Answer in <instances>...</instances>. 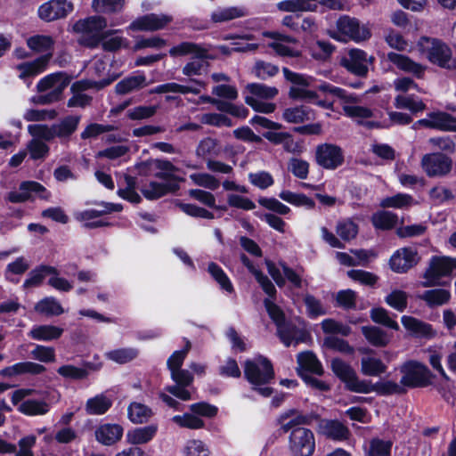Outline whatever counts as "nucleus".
<instances>
[{"mask_svg": "<svg viewBox=\"0 0 456 456\" xmlns=\"http://www.w3.org/2000/svg\"><path fill=\"white\" fill-rule=\"evenodd\" d=\"M172 420L181 428H186L190 429H199L204 427V421L194 413L175 415L172 418Z\"/></svg>", "mask_w": 456, "mask_h": 456, "instance_id": "60", "label": "nucleus"}, {"mask_svg": "<svg viewBox=\"0 0 456 456\" xmlns=\"http://www.w3.org/2000/svg\"><path fill=\"white\" fill-rule=\"evenodd\" d=\"M69 82L70 78L65 72H55L45 76L37 84V92L45 94L34 97L33 102L45 105L60 101Z\"/></svg>", "mask_w": 456, "mask_h": 456, "instance_id": "2", "label": "nucleus"}, {"mask_svg": "<svg viewBox=\"0 0 456 456\" xmlns=\"http://www.w3.org/2000/svg\"><path fill=\"white\" fill-rule=\"evenodd\" d=\"M183 456H210L208 447L200 440H189L183 449Z\"/></svg>", "mask_w": 456, "mask_h": 456, "instance_id": "62", "label": "nucleus"}, {"mask_svg": "<svg viewBox=\"0 0 456 456\" xmlns=\"http://www.w3.org/2000/svg\"><path fill=\"white\" fill-rule=\"evenodd\" d=\"M170 375L175 384L167 387L166 390L183 401L191 400V393L187 387L193 382L192 374L187 370L180 369L171 371Z\"/></svg>", "mask_w": 456, "mask_h": 456, "instance_id": "15", "label": "nucleus"}, {"mask_svg": "<svg viewBox=\"0 0 456 456\" xmlns=\"http://www.w3.org/2000/svg\"><path fill=\"white\" fill-rule=\"evenodd\" d=\"M50 274H59L58 270L50 265H40L37 268L32 270L28 273V279L24 281L23 286L25 288L37 287L40 285L45 276Z\"/></svg>", "mask_w": 456, "mask_h": 456, "instance_id": "41", "label": "nucleus"}, {"mask_svg": "<svg viewBox=\"0 0 456 456\" xmlns=\"http://www.w3.org/2000/svg\"><path fill=\"white\" fill-rule=\"evenodd\" d=\"M330 36L340 42L353 40L354 42L365 41L370 37V29L360 25L359 21L349 16H343L337 21V29L329 32Z\"/></svg>", "mask_w": 456, "mask_h": 456, "instance_id": "4", "label": "nucleus"}, {"mask_svg": "<svg viewBox=\"0 0 456 456\" xmlns=\"http://www.w3.org/2000/svg\"><path fill=\"white\" fill-rule=\"evenodd\" d=\"M279 197L296 207H305L307 209H313L315 207L314 201L303 193H296L288 190L280 192Z\"/></svg>", "mask_w": 456, "mask_h": 456, "instance_id": "47", "label": "nucleus"}, {"mask_svg": "<svg viewBox=\"0 0 456 456\" xmlns=\"http://www.w3.org/2000/svg\"><path fill=\"white\" fill-rule=\"evenodd\" d=\"M387 59L395 65L399 69L412 74L417 78H422L426 70V67L413 61L408 56L396 53H389Z\"/></svg>", "mask_w": 456, "mask_h": 456, "instance_id": "23", "label": "nucleus"}, {"mask_svg": "<svg viewBox=\"0 0 456 456\" xmlns=\"http://www.w3.org/2000/svg\"><path fill=\"white\" fill-rule=\"evenodd\" d=\"M107 21L103 17L92 16L85 20H77L74 26V31L82 34L79 39L81 44L88 47L97 46L102 39V29L106 28Z\"/></svg>", "mask_w": 456, "mask_h": 456, "instance_id": "5", "label": "nucleus"}, {"mask_svg": "<svg viewBox=\"0 0 456 456\" xmlns=\"http://www.w3.org/2000/svg\"><path fill=\"white\" fill-rule=\"evenodd\" d=\"M27 45L36 53L53 55L54 40L47 35H36L28 38Z\"/></svg>", "mask_w": 456, "mask_h": 456, "instance_id": "35", "label": "nucleus"}, {"mask_svg": "<svg viewBox=\"0 0 456 456\" xmlns=\"http://www.w3.org/2000/svg\"><path fill=\"white\" fill-rule=\"evenodd\" d=\"M316 163L325 169L334 170L344 162L342 149L332 143H322L317 146L315 151Z\"/></svg>", "mask_w": 456, "mask_h": 456, "instance_id": "10", "label": "nucleus"}, {"mask_svg": "<svg viewBox=\"0 0 456 456\" xmlns=\"http://www.w3.org/2000/svg\"><path fill=\"white\" fill-rule=\"evenodd\" d=\"M111 405V400L101 394L86 401V411L90 415H102L104 414Z\"/></svg>", "mask_w": 456, "mask_h": 456, "instance_id": "39", "label": "nucleus"}, {"mask_svg": "<svg viewBox=\"0 0 456 456\" xmlns=\"http://www.w3.org/2000/svg\"><path fill=\"white\" fill-rule=\"evenodd\" d=\"M248 181L260 190H265L274 183L273 175L267 171H258L248 174Z\"/></svg>", "mask_w": 456, "mask_h": 456, "instance_id": "63", "label": "nucleus"}, {"mask_svg": "<svg viewBox=\"0 0 456 456\" xmlns=\"http://www.w3.org/2000/svg\"><path fill=\"white\" fill-rule=\"evenodd\" d=\"M28 134L33 139L51 141L55 136L54 126H48L43 124H34L28 126Z\"/></svg>", "mask_w": 456, "mask_h": 456, "instance_id": "59", "label": "nucleus"}, {"mask_svg": "<svg viewBox=\"0 0 456 456\" xmlns=\"http://www.w3.org/2000/svg\"><path fill=\"white\" fill-rule=\"evenodd\" d=\"M118 78V76H112L108 78H103L100 81H94L89 79H82L76 81L72 84L70 87L71 92L84 93V91L95 88L96 90H101L105 86L110 85L113 81Z\"/></svg>", "mask_w": 456, "mask_h": 456, "instance_id": "45", "label": "nucleus"}, {"mask_svg": "<svg viewBox=\"0 0 456 456\" xmlns=\"http://www.w3.org/2000/svg\"><path fill=\"white\" fill-rule=\"evenodd\" d=\"M173 57L193 54L196 57H203L205 51L198 45L191 42H183L169 50Z\"/></svg>", "mask_w": 456, "mask_h": 456, "instance_id": "55", "label": "nucleus"}, {"mask_svg": "<svg viewBox=\"0 0 456 456\" xmlns=\"http://www.w3.org/2000/svg\"><path fill=\"white\" fill-rule=\"evenodd\" d=\"M360 388V393L369 394L376 392L381 395H387L392 394H401L404 392V389L397 383L393 381L377 382L372 383L370 380H364Z\"/></svg>", "mask_w": 456, "mask_h": 456, "instance_id": "27", "label": "nucleus"}, {"mask_svg": "<svg viewBox=\"0 0 456 456\" xmlns=\"http://www.w3.org/2000/svg\"><path fill=\"white\" fill-rule=\"evenodd\" d=\"M398 221L397 215L390 211H378L371 216V222L375 228L380 230H390L394 228Z\"/></svg>", "mask_w": 456, "mask_h": 456, "instance_id": "43", "label": "nucleus"}, {"mask_svg": "<svg viewBox=\"0 0 456 456\" xmlns=\"http://www.w3.org/2000/svg\"><path fill=\"white\" fill-rule=\"evenodd\" d=\"M362 332L365 338L374 346H385L391 340V336L379 327L364 326L362 328Z\"/></svg>", "mask_w": 456, "mask_h": 456, "instance_id": "38", "label": "nucleus"}, {"mask_svg": "<svg viewBox=\"0 0 456 456\" xmlns=\"http://www.w3.org/2000/svg\"><path fill=\"white\" fill-rule=\"evenodd\" d=\"M320 432L327 438L344 441L349 437V429L338 420L324 419L320 424Z\"/></svg>", "mask_w": 456, "mask_h": 456, "instance_id": "25", "label": "nucleus"}, {"mask_svg": "<svg viewBox=\"0 0 456 456\" xmlns=\"http://www.w3.org/2000/svg\"><path fill=\"white\" fill-rule=\"evenodd\" d=\"M323 344L327 348L345 354H353L354 353V348L347 341L334 336L325 338Z\"/></svg>", "mask_w": 456, "mask_h": 456, "instance_id": "64", "label": "nucleus"}, {"mask_svg": "<svg viewBox=\"0 0 456 456\" xmlns=\"http://www.w3.org/2000/svg\"><path fill=\"white\" fill-rule=\"evenodd\" d=\"M173 20V18L166 14L151 13L142 16L129 25L132 30H159L165 28Z\"/></svg>", "mask_w": 456, "mask_h": 456, "instance_id": "19", "label": "nucleus"}, {"mask_svg": "<svg viewBox=\"0 0 456 456\" xmlns=\"http://www.w3.org/2000/svg\"><path fill=\"white\" fill-rule=\"evenodd\" d=\"M208 272L222 290L228 294L234 292V287L230 278L217 264L214 262L209 263L208 265Z\"/></svg>", "mask_w": 456, "mask_h": 456, "instance_id": "36", "label": "nucleus"}, {"mask_svg": "<svg viewBox=\"0 0 456 456\" xmlns=\"http://www.w3.org/2000/svg\"><path fill=\"white\" fill-rule=\"evenodd\" d=\"M80 118L78 116H68L59 124H55V136L59 138H66L72 134L77 128Z\"/></svg>", "mask_w": 456, "mask_h": 456, "instance_id": "50", "label": "nucleus"}, {"mask_svg": "<svg viewBox=\"0 0 456 456\" xmlns=\"http://www.w3.org/2000/svg\"><path fill=\"white\" fill-rule=\"evenodd\" d=\"M191 182L198 186L215 191L219 188L220 181L208 173H194L189 175Z\"/></svg>", "mask_w": 456, "mask_h": 456, "instance_id": "56", "label": "nucleus"}, {"mask_svg": "<svg viewBox=\"0 0 456 456\" xmlns=\"http://www.w3.org/2000/svg\"><path fill=\"white\" fill-rule=\"evenodd\" d=\"M177 188L178 185L175 183L151 182L142 187V193L149 200H155L175 191Z\"/></svg>", "mask_w": 456, "mask_h": 456, "instance_id": "31", "label": "nucleus"}, {"mask_svg": "<svg viewBox=\"0 0 456 456\" xmlns=\"http://www.w3.org/2000/svg\"><path fill=\"white\" fill-rule=\"evenodd\" d=\"M277 333L281 342L286 346H297L302 339L297 336L298 330L295 326L286 323L285 322L279 323L277 326Z\"/></svg>", "mask_w": 456, "mask_h": 456, "instance_id": "48", "label": "nucleus"}, {"mask_svg": "<svg viewBox=\"0 0 456 456\" xmlns=\"http://www.w3.org/2000/svg\"><path fill=\"white\" fill-rule=\"evenodd\" d=\"M247 13V10L244 7H227L215 11L211 18L214 22H224L243 17Z\"/></svg>", "mask_w": 456, "mask_h": 456, "instance_id": "53", "label": "nucleus"}, {"mask_svg": "<svg viewBox=\"0 0 456 456\" xmlns=\"http://www.w3.org/2000/svg\"><path fill=\"white\" fill-rule=\"evenodd\" d=\"M282 118L289 123H303L314 118L313 111L306 106H296L284 110Z\"/></svg>", "mask_w": 456, "mask_h": 456, "instance_id": "34", "label": "nucleus"}, {"mask_svg": "<svg viewBox=\"0 0 456 456\" xmlns=\"http://www.w3.org/2000/svg\"><path fill=\"white\" fill-rule=\"evenodd\" d=\"M419 257L415 249L402 248L397 249L390 257L391 269L398 273H406L419 262Z\"/></svg>", "mask_w": 456, "mask_h": 456, "instance_id": "16", "label": "nucleus"}, {"mask_svg": "<svg viewBox=\"0 0 456 456\" xmlns=\"http://www.w3.org/2000/svg\"><path fill=\"white\" fill-rule=\"evenodd\" d=\"M315 450L313 431L306 428H294L289 436V451L291 456H312Z\"/></svg>", "mask_w": 456, "mask_h": 456, "instance_id": "7", "label": "nucleus"}, {"mask_svg": "<svg viewBox=\"0 0 456 456\" xmlns=\"http://www.w3.org/2000/svg\"><path fill=\"white\" fill-rule=\"evenodd\" d=\"M358 225L350 218L342 219L336 225V232L344 241L354 240L358 234Z\"/></svg>", "mask_w": 456, "mask_h": 456, "instance_id": "52", "label": "nucleus"}, {"mask_svg": "<svg viewBox=\"0 0 456 456\" xmlns=\"http://www.w3.org/2000/svg\"><path fill=\"white\" fill-rule=\"evenodd\" d=\"M273 37L277 38L279 41L272 43L271 47L281 56H290V57H297L299 56V52L296 49H293L284 43H294L295 39L288 37L282 36L280 34H273Z\"/></svg>", "mask_w": 456, "mask_h": 456, "instance_id": "49", "label": "nucleus"}, {"mask_svg": "<svg viewBox=\"0 0 456 456\" xmlns=\"http://www.w3.org/2000/svg\"><path fill=\"white\" fill-rule=\"evenodd\" d=\"M395 107L397 109H406L411 112H419L425 110L426 105L423 102L411 95L400 94L395 98Z\"/></svg>", "mask_w": 456, "mask_h": 456, "instance_id": "54", "label": "nucleus"}, {"mask_svg": "<svg viewBox=\"0 0 456 456\" xmlns=\"http://www.w3.org/2000/svg\"><path fill=\"white\" fill-rule=\"evenodd\" d=\"M330 367L333 373L345 383L348 390L360 393L361 386L365 379H360L349 363L337 357L331 360Z\"/></svg>", "mask_w": 456, "mask_h": 456, "instance_id": "11", "label": "nucleus"}, {"mask_svg": "<svg viewBox=\"0 0 456 456\" xmlns=\"http://www.w3.org/2000/svg\"><path fill=\"white\" fill-rule=\"evenodd\" d=\"M452 166V159L441 153L425 154L421 159V167L430 177L445 175L451 171Z\"/></svg>", "mask_w": 456, "mask_h": 456, "instance_id": "13", "label": "nucleus"}, {"mask_svg": "<svg viewBox=\"0 0 456 456\" xmlns=\"http://www.w3.org/2000/svg\"><path fill=\"white\" fill-rule=\"evenodd\" d=\"M152 414L151 410L141 403L134 402L127 409V415L133 423L142 424L147 422Z\"/></svg>", "mask_w": 456, "mask_h": 456, "instance_id": "46", "label": "nucleus"}, {"mask_svg": "<svg viewBox=\"0 0 456 456\" xmlns=\"http://www.w3.org/2000/svg\"><path fill=\"white\" fill-rule=\"evenodd\" d=\"M35 311L46 316H58L64 312L60 302L52 297H45L37 302L35 305Z\"/></svg>", "mask_w": 456, "mask_h": 456, "instance_id": "42", "label": "nucleus"}, {"mask_svg": "<svg viewBox=\"0 0 456 456\" xmlns=\"http://www.w3.org/2000/svg\"><path fill=\"white\" fill-rule=\"evenodd\" d=\"M72 10V4L67 0H50L38 8V15L45 21H52L66 17Z\"/></svg>", "mask_w": 456, "mask_h": 456, "instance_id": "17", "label": "nucleus"}, {"mask_svg": "<svg viewBox=\"0 0 456 456\" xmlns=\"http://www.w3.org/2000/svg\"><path fill=\"white\" fill-rule=\"evenodd\" d=\"M250 95L245 97V102L255 111L262 113H272L276 109V104L267 102L273 99L279 93L274 86H269L265 84L253 83L247 86Z\"/></svg>", "mask_w": 456, "mask_h": 456, "instance_id": "3", "label": "nucleus"}, {"mask_svg": "<svg viewBox=\"0 0 456 456\" xmlns=\"http://www.w3.org/2000/svg\"><path fill=\"white\" fill-rule=\"evenodd\" d=\"M372 61L373 57H369L363 50L354 48L341 57L339 63L350 73L358 77H366L369 64Z\"/></svg>", "mask_w": 456, "mask_h": 456, "instance_id": "9", "label": "nucleus"}, {"mask_svg": "<svg viewBox=\"0 0 456 456\" xmlns=\"http://www.w3.org/2000/svg\"><path fill=\"white\" fill-rule=\"evenodd\" d=\"M244 375L262 396L268 397L272 395L271 387H261L269 383L274 377L273 366L267 358L258 355L247 360L244 363Z\"/></svg>", "mask_w": 456, "mask_h": 456, "instance_id": "1", "label": "nucleus"}, {"mask_svg": "<svg viewBox=\"0 0 456 456\" xmlns=\"http://www.w3.org/2000/svg\"><path fill=\"white\" fill-rule=\"evenodd\" d=\"M208 69V62L202 57H194L183 68V74L187 77L200 76L207 73Z\"/></svg>", "mask_w": 456, "mask_h": 456, "instance_id": "58", "label": "nucleus"}, {"mask_svg": "<svg viewBox=\"0 0 456 456\" xmlns=\"http://www.w3.org/2000/svg\"><path fill=\"white\" fill-rule=\"evenodd\" d=\"M386 370L387 365L379 358L366 356L361 360V371L365 376L377 377Z\"/></svg>", "mask_w": 456, "mask_h": 456, "instance_id": "40", "label": "nucleus"}, {"mask_svg": "<svg viewBox=\"0 0 456 456\" xmlns=\"http://www.w3.org/2000/svg\"><path fill=\"white\" fill-rule=\"evenodd\" d=\"M62 333V328L50 324H43L33 326L28 333V336L35 340L51 341L58 339Z\"/></svg>", "mask_w": 456, "mask_h": 456, "instance_id": "29", "label": "nucleus"}, {"mask_svg": "<svg viewBox=\"0 0 456 456\" xmlns=\"http://www.w3.org/2000/svg\"><path fill=\"white\" fill-rule=\"evenodd\" d=\"M392 442L389 440H382L379 438H373L370 442L369 449L367 451L368 456H390L392 449Z\"/></svg>", "mask_w": 456, "mask_h": 456, "instance_id": "57", "label": "nucleus"}, {"mask_svg": "<svg viewBox=\"0 0 456 456\" xmlns=\"http://www.w3.org/2000/svg\"><path fill=\"white\" fill-rule=\"evenodd\" d=\"M52 58V54H44L32 61H27L16 66L20 71L19 77L27 81V79L36 77L44 72Z\"/></svg>", "mask_w": 456, "mask_h": 456, "instance_id": "22", "label": "nucleus"}, {"mask_svg": "<svg viewBox=\"0 0 456 456\" xmlns=\"http://www.w3.org/2000/svg\"><path fill=\"white\" fill-rule=\"evenodd\" d=\"M312 421L309 415L298 412L297 410H289L282 413L280 417L281 430L283 432L292 431L294 428H301V425H308Z\"/></svg>", "mask_w": 456, "mask_h": 456, "instance_id": "28", "label": "nucleus"}, {"mask_svg": "<svg viewBox=\"0 0 456 456\" xmlns=\"http://www.w3.org/2000/svg\"><path fill=\"white\" fill-rule=\"evenodd\" d=\"M429 305H439L446 303L450 298V293L444 289L427 290L421 296Z\"/></svg>", "mask_w": 456, "mask_h": 456, "instance_id": "61", "label": "nucleus"}, {"mask_svg": "<svg viewBox=\"0 0 456 456\" xmlns=\"http://www.w3.org/2000/svg\"><path fill=\"white\" fill-rule=\"evenodd\" d=\"M402 323L413 337L430 339L436 336V331L433 329L431 324L414 317L403 315L402 317Z\"/></svg>", "mask_w": 456, "mask_h": 456, "instance_id": "21", "label": "nucleus"}, {"mask_svg": "<svg viewBox=\"0 0 456 456\" xmlns=\"http://www.w3.org/2000/svg\"><path fill=\"white\" fill-rule=\"evenodd\" d=\"M95 439L103 445H112L123 436V428L118 424H102L94 431Z\"/></svg>", "mask_w": 456, "mask_h": 456, "instance_id": "24", "label": "nucleus"}, {"mask_svg": "<svg viewBox=\"0 0 456 456\" xmlns=\"http://www.w3.org/2000/svg\"><path fill=\"white\" fill-rule=\"evenodd\" d=\"M417 125L443 131L456 132V118L446 112L429 113L427 118L416 122L414 127H416Z\"/></svg>", "mask_w": 456, "mask_h": 456, "instance_id": "18", "label": "nucleus"}, {"mask_svg": "<svg viewBox=\"0 0 456 456\" xmlns=\"http://www.w3.org/2000/svg\"><path fill=\"white\" fill-rule=\"evenodd\" d=\"M205 84L202 81L196 79H190V85H181L175 82L159 85L151 90V94H198L200 88L204 87Z\"/></svg>", "mask_w": 456, "mask_h": 456, "instance_id": "20", "label": "nucleus"}, {"mask_svg": "<svg viewBox=\"0 0 456 456\" xmlns=\"http://www.w3.org/2000/svg\"><path fill=\"white\" fill-rule=\"evenodd\" d=\"M35 193L40 199L48 200L51 193L41 183L34 181L22 182L17 191L8 193L7 200L12 203H21L29 200Z\"/></svg>", "mask_w": 456, "mask_h": 456, "instance_id": "14", "label": "nucleus"}, {"mask_svg": "<svg viewBox=\"0 0 456 456\" xmlns=\"http://www.w3.org/2000/svg\"><path fill=\"white\" fill-rule=\"evenodd\" d=\"M148 86L146 77L142 72H136L132 76H128L115 86L117 94H127L134 91H138Z\"/></svg>", "mask_w": 456, "mask_h": 456, "instance_id": "26", "label": "nucleus"}, {"mask_svg": "<svg viewBox=\"0 0 456 456\" xmlns=\"http://www.w3.org/2000/svg\"><path fill=\"white\" fill-rule=\"evenodd\" d=\"M297 363L300 367V370H298L299 375L300 371L303 373H305V371H309L317 375H322L323 373L321 362L312 352H304L299 354L297 355Z\"/></svg>", "mask_w": 456, "mask_h": 456, "instance_id": "33", "label": "nucleus"}, {"mask_svg": "<svg viewBox=\"0 0 456 456\" xmlns=\"http://www.w3.org/2000/svg\"><path fill=\"white\" fill-rule=\"evenodd\" d=\"M139 351L134 347L118 348L109 351L105 354L106 357L117 363L124 364L135 359Z\"/></svg>", "mask_w": 456, "mask_h": 456, "instance_id": "51", "label": "nucleus"}, {"mask_svg": "<svg viewBox=\"0 0 456 456\" xmlns=\"http://www.w3.org/2000/svg\"><path fill=\"white\" fill-rule=\"evenodd\" d=\"M416 204L413 198L407 193H397L391 197H387L380 201V207L383 208H407Z\"/></svg>", "mask_w": 456, "mask_h": 456, "instance_id": "44", "label": "nucleus"}, {"mask_svg": "<svg viewBox=\"0 0 456 456\" xmlns=\"http://www.w3.org/2000/svg\"><path fill=\"white\" fill-rule=\"evenodd\" d=\"M50 410V405L41 400L28 399L18 406V411L28 416L45 415Z\"/></svg>", "mask_w": 456, "mask_h": 456, "instance_id": "37", "label": "nucleus"}, {"mask_svg": "<svg viewBox=\"0 0 456 456\" xmlns=\"http://www.w3.org/2000/svg\"><path fill=\"white\" fill-rule=\"evenodd\" d=\"M423 41L428 45L424 51L427 52L428 59L432 63L444 69L454 67V62L452 60V50L447 45L437 39L424 38Z\"/></svg>", "mask_w": 456, "mask_h": 456, "instance_id": "12", "label": "nucleus"}, {"mask_svg": "<svg viewBox=\"0 0 456 456\" xmlns=\"http://www.w3.org/2000/svg\"><path fill=\"white\" fill-rule=\"evenodd\" d=\"M318 89L321 92L338 99L342 103H359L361 102V98L358 95L348 93L346 90L335 86L327 82L322 83L318 86Z\"/></svg>", "mask_w": 456, "mask_h": 456, "instance_id": "32", "label": "nucleus"}, {"mask_svg": "<svg viewBox=\"0 0 456 456\" xmlns=\"http://www.w3.org/2000/svg\"><path fill=\"white\" fill-rule=\"evenodd\" d=\"M456 269V259L448 256H433L427 269L423 282L425 287L439 284L442 277L450 275Z\"/></svg>", "mask_w": 456, "mask_h": 456, "instance_id": "8", "label": "nucleus"}, {"mask_svg": "<svg viewBox=\"0 0 456 456\" xmlns=\"http://www.w3.org/2000/svg\"><path fill=\"white\" fill-rule=\"evenodd\" d=\"M400 371L403 374L400 384L403 387H425L431 384V371L426 365L417 361L406 362L401 366Z\"/></svg>", "mask_w": 456, "mask_h": 456, "instance_id": "6", "label": "nucleus"}, {"mask_svg": "<svg viewBox=\"0 0 456 456\" xmlns=\"http://www.w3.org/2000/svg\"><path fill=\"white\" fill-rule=\"evenodd\" d=\"M157 430L158 428L155 425L134 428L127 432L126 441L134 445L146 444L155 436Z\"/></svg>", "mask_w": 456, "mask_h": 456, "instance_id": "30", "label": "nucleus"}]
</instances>
